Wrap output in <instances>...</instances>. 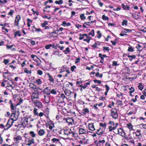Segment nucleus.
Masks as SVG:
<instances>
[{
	"label": "nucleus",
	"instance_id": "obj_9",
	"mask_svg": "<svg viewBox=\"0 0 146 146\" xmlns=\"http://www.w3.org/2000/svg\"><path fill=\"white\" fill-rule=\"evenodd\" d=\"M21 17L19 15H17L15 18L14 21V25L19 27V22Z\"/></svg>",
	"mask_w": 146,
	"mask_h": 146
},
{
	"label": "nucleus",
	"instance_id": "obj_24",
	"mask_svg": "<svg viewBox=\"0 0 146 146\" xmlns=\"http://www.w3.org/2000/svg\"><path fill=\"white\" fill-rule=\"evenodd\" d=\"M45 133L44 130L43 129H41L38 131V134L40 136H43L45 134Z\"/></svg>",
	"mask_w": 146,
	"mask_h": 146
},
{
	"label": "nucleus",
	"instance_id": "obj_17",
	"mask_svg": "<svg viewBox=\"0 0 146 146\" xmlns=\"http://www.w3.org/2000/svg\"><path fill=\"white\" fill-rule=\"evenodd\" d=\"M135 146H146V143L140 141L136 142Z\"/></svg>",
	"mask_w": 146,
	"mask_h": 146
},
{
	"label": "nucleus",
	"instance_id": "obj_34",
	"mask_svg": "<svg viewBox=\"0 0 146 146\" xmlns=\"http://www.w3.org/2000/svg\"><path fill=\"white\" fill-rule=\"evenodd\" d=\"M124 30L123 32L125 33H130L132 31H133V29H127L124 28L123 29Z\"/></svg>",
	"mask_w": 146,
	"mask_h": 146
},
{
	"label": "nucleus",
	"instance_id": "obj_40",
	"mask_svg": "<svg viewBox=\"0 0 146 146\" xmlns=\"http://www.w3.org/2000/svg\"><path fill=\"white\" fill-rule=\"evenodd\" d=\"M36 83L38 85H40L42 84V82L40 79H38L36 80Z\"/></svg>",
	"mask_w": 146,
	"mask_h": 146
},
{
	"label": "nucleus",
	"instance_id": "obj_43",
	"mask_svg": "<svg viewBox=\"0 0 146 146\" xmlns=\"http://www.w3.org/2000/svg\"><path fill=\"white\" fill-rule=\"evenodd\" d=\"M127 50L129 52H133L134 51V49L132 46L130 45L128 47Z\"/></svg>",
	"mask_w": 146,
	"mask_h": 146
},
{
	"label": "nucleus",
	"instance_id": "obj_7",
	"mask_svg": "<svg viewBox=\"0 0 146 146\" xmlns=\"http://www.w3.org/2000/svg\"><path fill=\"white\" fill-rule=\"evenodd\" d=\"M30 138L28 137H25V143L26 145L28 146H30L32 144L34 143V140L33 138H31L30 137Z\"/></svg>",
	"mask_w": 146,
	"mask_h": 146
},
{
	"label": "nucleus",
	"instance_id": "obj_13",
	"mask_svg": "<svg viewBox=\"0 0 146 146\" xmlns=\"http://www.w3.org/2000/svg\"><path fill=\"white\" fill-rule=\"evenodd\" d=\"M6 82L7 83V84L9 85V86H7L6 87L7 88V87H11L12 88H13V83L11 80L10 79H8L7 80H6Z\"/></svg>",
	"mask_w": 146,
	"mask_h": 146
},
{
	"label": "nucleus",
	"instance_id": "obj_61",
	"mask_svg": "<svg viewBox=\"0 0 146 146\" xmlns=\"http://www.w3.org/2000/svg\"><path fill=\"white\" fill-rule=\"evenodd\" d=\"M64 93L65 94L68 96H69L70 94V93H72L70 92V91H68V90H65L64 91Z\"/></svg>",
	"mask_w": 146,
	"mask_h": 146
},
{
	"label": "nucleus",
	"instance_id": "obj_22",
	"mask_svg": "<svg viewBox=\"0 0 146 146\" xmlns=\"http://www.w3.org/2000/svg\"><path fill=\"white\" fill-rule=\"evenodd\" d=\"M67 74H62V73H60L59 72L58 74L57 75V77H58L59 78H61L62 77H67L68 76H67Z\"/></svg>",
	"mask_w": 146,
	"mask_h": 146
},
{
	"label": "nucleus",
	"instance_id": "obj_8",
	"mask_svg": "<svg viewBox=\"0 0 146 146\" xmlns=\"http://www.w3.org/2000/svg\"><path fill=\"white\" fill-rule=\"evenodd\" d=\"M39 95L38 92L33 93L31 96L32 101L34 102L36 101L35 100V99H38L39 98Z\"/></svg>",
	"mask_w": 146,
	"mask_h": 146
},
{
	"label": "nucleus",
	"instance_id": "obj_58",
	"mask_svg": "<svg viewBox=\"0 0 146 146\" xmlns=\"http://www.w3.org/2000/svg\"><path fill=\"white\" fill-rule=\"evenodd\" d=\"M118 64H117V62L113 61L112 62V66H118Z\"/></svg>",
	"mask_w": 146,
	"mask_h": 146
},
{
	"label": "nucleus",
	"instance_id": "obj_29",
	"mask_svg": "<svg viewBox=\"0 0 146 146\" xmlns=\"http://www.w3.org/2000/svg\"><path fill=\"white\" fill-rule=\"evenodd\" d=\"M131 15L136 20H137L139 18V15H137L136 14L132 13Z\"/></svg>",
	"mask_w": 146,
	"mask_h": 146
},
{
	"label": "nucleus",
	"instance_id": "obj_35",
	"mask_svg": "<svg viewBox=\"0 0 146 146\" xmlns=\"http://www.w3.org/2000/svg\"><path fill=\"white\" fill-rule=\"evenodd\" d=\"M63 52L65 54L69 53L70 52L69 48L68 47H67L65 50L63 51Z\"/></svg>",
	"mask_w": 146,
	"mask_h": 146
},
{
	"label": "nucleus",
	"instance_id": "obj_39",
	"mask_svg": "<svg viewBox=\"0 0 146 146\" xmlns=\"http://www.w3.org/2000/svg\"><path fill=\"white\" fill-rule=\"evenodd\" d=\"M51 141L54 143H56L59 141V140L58 139L53 138L52 139Z\"/></svg>",
	"mask_w": 146,
	"mask_h": 146
},
{
	"label": "nucleus",
	"instance_id": "obj_50",
	"mask_svg": "<svg viewBox=\"0 0 146 146\" xmlns=\"http://www.w3.org/2000/svg\"><path fill=\"white\" fill-rule=\"evenodd\" d=\"M29 133L31 135V136L33 137H34L36 136V134L33 131H30Z\"/></svg>",
	"mask_w": 146,
	"mask_h": 146
},
{
	"label": "nucleus",
	"instance_id": "obj_4",
	"mask_svg": "<svg viewBox=\"0 0 146 146\" xmlns=\"http://www.w3.org/2000/svg\"><path fill=\"white\" fill-rule=\"evenodd\" d=\"M59 70L60 73H62L64 74H67V76H68V74H70V72L66 66H63L59 67Z\"/></svg>",
	"mask_w": 146,
	"mask_h": 146
},
{
	"label": "nucleus",
	"instance_id": "obj_19",
	"mask_svg": "<svg viewBox=\"0 0 146 146\" xmlns=\"http://www.w3.org/2000/svg\"><path fill=\"white\" fill-rule=\"evenodd\" d=\"M66 122L69 125H72L74 123V120L71 118H68L66 119Z\"/></svg>",
	"mask_w": 146,
	"mask_h": 146
},
{
	"label": "nucleus",
	"instance_id": "obj_25",
	"mask_svg": "<svg viewBox=\"0 0 146 146\" xmlns=\"http://www.w3.org/2000/svg\"><path fill=\"white\" fill-rule=\"evenodd\" d=\"M127 127L129 129L130 131H132L133 129V126L131 123H129L126 124Z\"/></svg>",
	"mask_w": 146,
	"mask_h": 146
},
{
	"label": "nucleus",
	"instance_id": "obj_60",
	"mask_svg": "<svg viewBox=\"0 0 146 146\" xmlns=\"http://www.w3.org/2000/svg\"><path fill=\"white\" fill-rule=\"evenodd\" d=\"M52 44H48L46 45L45 47V48L46 49H50V48L51 47Z\"/></svg>",
	"mask_w": 146,
	"mask_h": 146
},
{
	"label": "nucleus",
	"instance_id": "obj_48",
	"mask_svg": "<svg viewBox=\"0 0 146 146\" xmlns=\"http://www.w3.org/2000/svg\"><path fill=\"white\" fill-rule=\"evenodd\" d=\"M63 1L62 0H60L59 1H56L55 2V3L56 4H58V5L62 4L63 3Z\"/></svg>",
	"mask_w": 146,
	"mask_h": 146
},
{
	"label": "nucleus",
	"instance_id": "obj_23",
	"mask_svg": "<svg viewBox=\"0 0 146 146\" xmlns=\"http://www.w3.org/2000/svg\"><path fill=\"white\" fill-rule=\"evenodd\" d=\"M61 25L64 27H68L70 26L71 25V24L70 23H67L66 21H64L62 22Z\"/></svg>",
	"mask_w": 146,
	"mask_h": 146
},
{
	"label": "nucleus",
	"instance_id": "obj_49",
	"mask_svg": "<svg viewBox=\"0 0 146 146\" xmlns=\"http://www.w3.org/2000/svg\"><path fill=\"white\" fill-rule=\"evenodd\" d=\"M37 109L35 108L33 111V113L35 115H38V112L37 111Z\"/></svg>",
	"mask_w": 146,
	"mask_h": 146
},
{
	"label": "nucleus",
	"instance_id": "obj_51",
	"mask_svg": "<svg viewBox=\"0 0 146 146\" xmlns=\"http://www.w3.org/2000/svg\"><path fill=\"white\" fill-rule=\"evenodd\" d=\"M36 86L34 84L32 83H31L29 84V86L31 88L33 89L35 87H36Z\"/></svg>",
	"mask_w": 146,
	"mask_h": 146
},
{
	"label": "nucleus",
	"instance_id": "obj_5",
	"mask_svg": "<svg viewBox=\"0 0 146 146\" xmlns=\"http://www.w3.org/2000/svg\"><path fill=\"white\" fill-rule=\"evenodd\" d=\"M117 111V110L116 108H112L111 110V116L113 118L116 119L118 118V115Z\"/></svg>",
	"mask_w": 146,
	"mask_h": 146
},
{
	"label": "nucleus",
	"instance_id": "obj_21",
	"mask_svg": "<svg viewBox=\"0 0 146 146\" xmlns=\"http://www.w3.org/2000/svg\"><path fill=\"white\" fill-rule=\"evenodd\" d=\"M44 100L45 102L46 103H48L50 101V98L48 95L44 96Z\"/></svg>",
	"mask_w": 146,
	"mask_h": 146
},
{
	"label": "nucleus",
	"instance_id": "obj_32",
	"mask_svg": "<svg viewBox=\"0 0 146 146\" xmlns=\"http://www.w3.org/2000/svg\"><path fill=\"white\" fill-rule=\"evenodd\" d=\"M47 75L48 76V77L49 78V81L50 82H54V79H53L52 77L50 75V74L49 73H47Z\"/></svg>",
	"mask_w": 146,
	"mask_h": 146
},
{
	"label": "nucleus",
	"instance_id": "obj_14",
	"mask_svg": "<svg viewBox=\"0 0 146 146\" xmlns=\"http://www.w3.org/2000/svg\"><path fill=\"white\" fill-rule=\"evenodd\" d=\"M51 88L50 87H47L44 89V92L47 95H50V94Z\"/></svg>",
	"mask_w": 146,
	"mask_h": 146
},
{
	"label": "nucleus",
	"instance_id": "obj_10",
	"mask_svg": "<svg viewBox=\"0 0 146 146\" xmlns=\"http://www.w3.org/2000/svg\"><path fill=\"white\" fill-rule=\"evenodd\" d=\"M104 89H103V91L105 90L106 91L104 93L103 91H102L101 92L102 94H104V95L105 96H106L107 95L108 92L109 91L110 88L109 86L107 85L106 84L105 85V86L103 87Z\"/></svg>",
	"mask_w": 146,
	"mask_h": 146
},
{
	"label": "nucleus",
	"instance_id": "obj_62",
	"mask_svg": "<svg viewBox=\"0 0 146 146\" xmlns=\"http://www.w3.org/2000/svg\"><path fill=\"white\" fill-rule=\"evenodd\" d=\"M100 103L98 104H95L94 105V107L95 108V109H97L98 108V107H100Z\"/></svg>",
	"mask_w": 146,
	"mask_h": 146
},
{
	"label": "nucleus",
	"instance_id": "obj_15",
	"mask_svg": "<svg viewBox=\"0 0 146 146\" xmlns=\"http://www.w3.org/2000/svg\"><path fill=\"white\" fill-rule=\"evenodd\" d=\"M35 104V106L38 108H41L42 106V103L38 100L33 102Z\"/></svg>",
	"mask_w": 146,
	"mask_h": 146
},
{
	"label": "nucleus",
	"instance_id": "obj_3",
	"mask_svg": "<svg viewBox=\"0 0 146 146\" xmlns=\"http://www.w3.org/2000/svg\"><path fill=\"white\" fill-rule=\"evenodd\" d=\"M113 132L115 134L119 135L122 137H125L127 136L125 131L121 128H118L117 130L115 129Z\"/></svg>",
	"mask_w": 146,
	"mask_h": 146
},
{
	"label": "nucleus",
	"instance_id": "obj_38",
	"mask_svg": "<svg viewBox=\"0 0 146 146\" xmlns=\"http://www.w3.org/2000/svg\"><path fill=\"white\" fill-rule=\"evenodd\" d=\"M94 22V21L89 22H84V24H85L87 26H90L91 25L92 23H93Z\"/></svg>",
	"mask_w": 146,
	"mask_h": 146
},
{
	"label": "nucleus",
	"instance_id": "obj_53",
	"mask_svg": "<svg viewBox=\"0 0 146 146\" xmlns=\"http://www.w3.org/2000/svg\"><path fill=\"white\" fill-rule=\"evenodd\" d=\"M24 72L25 73L28 74L29 73L31 74V70H28L27 68H25L24 70Z\"/></svg>",
	"mask_w": 146,
	"mask_h": 146
},
{
	"label": "nucleus",
	"instance_id": "obj_64",
	"mask_svg": "<svg viewBox=\"0 0 146 146\" xmlns=\"http://www.w3.org/2000/svg\"><path fill=\"white\" fill-rule=\"evenodd\" d=\"M53 54H54L55 55L57 56L58 57H60L61 55L59 54V52L57 51L54 52L53 53Z\"/></svg>",
	"mask_w": 146,
	"mask_h": 146
},
{
	"label": "nucleus",
	"instance_id": "obj_6",
	"mask_svg": "<svg viewBox=\"0 0 146 146\" xmlns=\"http://www.w3.org/2000/svg\"><path fill=\"white\" fill-rule=\"evenodd\" d=\"M17 120V119L15 118H11L9 119L7 122V124L6 125V127H7L6 129H5V130L8 129L10 128L13 125L14 122Z\"/></svg>",
	"mask_w": 146,
	"mask_h": 146
},
{
	"label": "nucleus",
	"instance_id": "obj_2",
	"mask_svg": "<svg viewBox=\"0 0 146 146\" xmlns=\"http://www.w3.org/2000/svg\"><path fill=\"white\" fill-rule=\"evenodd\" d=\"M74 129L73 127H71L70 129H66L64 130V134L65 135L68 136L72 134V137H76V133L72 131Z\"/></svg>",
	"mask_w": 146,
	"mask_h": 146
},
{
	"label": "nucleus",
	"instance_id": "obj_33",
	"mask_svg": "<svg viewBox=\"0 0 146 146\" xmlns=\"http://www.w3.org/2000/svg\"><path fill=\"white\" fill-rule=\"evenodd\" d=\"M17 35L19 36H21V32L20 31H17L15 33L14 36L15 37H16Z\"/></svg>",
	"mask_w": 146,
	"mask_h": 146
},
{
	"label": "nucleus",
	"instance_id": "obj_31",
	"mask_svg": "<svg viewBox=\"0 0 146 146\" xmlns=\"http://www.w3.org/2000/svg\"><path fill=\"white\" fill-rule=\"evenodd\" d=\"M102 50L104 52L107 51V52H109V51L110 50V49L109 47L108 46H103L102 48Z\"/></svg>",
	"mask_w": 146,
	"mask_h": 146
},
{
	"label": "nucleus",
	"instance_id": "obj_56",
	"mask_svg": "<svg viewBox=\"0 0 146 146\" xmlns=\"http://www.w3.org/2000/svg\"><path fill=\"white\" fill-rule=\"evenodd\" d=\"M48 23L47 21H45L44 22L41 24V26L42 27H44L46 25H48Z\"/></svg>",
	"mask_w": 146,
	"mask_h": 146
},
{
	"label": "nucleus",
	"instance_id": "obj_18",
	"mask_svg": "<svg viewBox=\"0 0 146 146\" xmlns=\"http://www.w3.org/2000/svg\"><path fill=\"white\" fill-rule=\"evenodd\" d=\"M79 131L80 134H86L88 132L87 130L83 128L80 129Z\"/></svg>",
	"mask_w": 146,
	"mask_h": 146
},
{
	"label": "nucleus",
	"instance_id": "obj_27",
	"mask_svg": "<svg viewBox=\"0 0 146 146\" xmlns=\"http://www.w3.org/2000/svg\"><path fill=\"white\" fill-rule=\"evenodd\" d=\"M135 48L136 49L137 51H141L143 49L142 46L139 44H137Z\"/></svg>",
	"mask_w": 146,
	"mask_h": 146
},
{
	"label": "nucleus",
	"instance_id": "obj_54",
	"mask_svg": "<svg viewBox=\"0 0 146 146\" xmlns=\"http://www.w3.org/2000/svg\"><path fill=\"white\" fill-rule=\"evenodd\" d=\"M53 132L56 133L57 135H59L61 133L60 131V132L58 131L57 129H53Z\"/></svg>",
	"mask_w": 146,
	"mask_h": 146
},
{
	"label": "nucleus",
	"instance_id": "obj_63",
	"mask_svg": "<svg viewBox=\"0 0 146 146\" xmlns=\"http://www.w3.org/2000/svg\"><path fill=\"white\" fill-rule=\"evenodd\" d=\"M136 56L135 55H131V57L130 58H129V60L130 61H131L133 60V59H135L136 58Z\"/></svg>",
	"mask_w": 146,
	"mask_h": 146
},
{
	"label": "nucleus",
	"instance_id": "obj_37",
	"mask_svg": "<svg viewBox=\"0 0 146 146\" xmlns=\"http://www.w3.org/2000/svg\"><path fill=\"white\" fill-rule=\"evenodd\" d=\"M128 21L126 20H123L121 23V24L122 26L124 25L126 26L128 25Z\"/></svg>",
	"mask_w": 146,
	"mask_h": 146
},
{
	"label": "nucleus",
	"instance_id": "obj_26",
	"mask_svg": "<svg viewBox=\"0 0 146 146\" xmlns=\"http://www.w3.org/2000/svg\"><path fill=\"white\" fill-rule=\"evenodd\" d=\"M121 6L124 10H129V9L130 7L127 5H125L123 3H122Z\"/></svg>",
	"mask_w": 146,
	"mask_h": 146
},
{
	"label": "nucleus",
	"instance_id": "obj_11",
	"mask_svg": "<svg viewBox=\"0 0 146 146\" xmlns=\"http://www.w3.org/2000/svg\"><path fill=\"white\" fill-rule=\"evenodd\" d=\"M22 139V137L20 135H19L15 137H14L13 138L14 141L16 144L19 143L20 141Z\"/></svg>",
	"mask_w": 146,
	"mask_h": 146
},
{
	"label": "nucleus",
	"instance_id": "obj_42",
	"mask_svg": "<svg viewBox=\"0 0 146 146\" xmlns=\"http://www.w3.org/2000/svg\"><path fill=\"white\" fill-rule=\"evenodd\" d=\"M80 17L81 19L82 20H84L86 19V17L85 16L84 14H82L80 15Z\"/></svg>",
	"mask_w": 146,
	"mask_h": 146
},
{
	"label": "nucleus",
	"instance_id": "obj_30",
	"mask_svg": "<svg viewBox=\"0 0 146 146\" xmlns=\"http://www.w3.org/2000/svg\"><path fill=\"white\" fill-rule=\"evenodd\" d=\"M142 84V83L140 82L139 83V85L137 86L138 89L141 91H142L144 88V86Z\"/></svg>",
	"mask_w": 146,
	"mask_h": 146
},
{
	"label": "nucleus",
	"instance_id": "obj_55",
	"mask_svg": "<svg viewBox=\"0 0 146 146\" xmlns=\"http://www.w3.org/2000/svg\"><path fill=\"white\" fill-rule=\"evenodd\" d=\"M15 112H13V113H12V114L11 115V118H16L17 119V120L18 118H17V117L15 116Z\"/></svg>",
	"mask_w": 146,
	"mask_h": 146
},
{
	"label": "nucleus",
	"instance_id": "obj_52",
	"mask_svg": "<svg viewBox=\"0 0 146 146\" xmlns=\"http://www.w3.org/2000/svg\"><path fill=\"white\" fill-rule=\"evenodd\" d=\"M14 13V11L13 10L11 9L10 11L8 13V15H9L12 16L13 13Z\"/></svg>",
	"mask_w": 146,
	"mask_h": 146
},
{
	"label": "nucleus",
	"instance_id": "obj_57",
	"mask_svg": "<svg viewBox=\"0 0 146 146\" xmlns=\"http://www.w3.org/2000/svg\"><path fill=\"white\" fill-rule=\"evenodd\" d=\"M7 1L6 0H4L3 1H2L0 0V5H3L7 3Z\"/></svg>",
	"mask_w": 146,
	"mask_h": 146
},
{
	"label": "nucleus",
	"instance_id": "obj_16",
	"mask_svg": "<svg viewBox=\"0 0 146 146\" xmlns=\"http://www.w3.org/2000/svg\"><path fill=\"white\" fill-rule=\"evenodd\" d=\"M28 116H25L24 118V119L22 123V125L24 126H26L28 124Z\"/></svg>",
	"mask_w": 146,
	"mask_h": 146
},
{
	"label": "nucleus",
	"instance_id": "obj_36",
	"mask_svg": "<svg viewBox=\"0 0 146 146\" xmlns=\"http://www.w3.org/2000/svg\"><path fill=\"white\" fill-rule=\"evenodd\" d=\"M107 56L106 54L102 55L101 54V63H103L104 61V58H106Z\"/></svg>",
	"mask_w": 146,
	"mask_h": 146
},
{
	"label": "nucleus",
	"instance_id": "obj_59",
	"mask_svg": "<svg viewBox=\"0 0 146 146\" xmlns=\"http://www.w3.org/2000/svg\"><path fill=\"white\" fill-rule=\"evenodd\" d=\"M37 73L38 75L41 76L43 72L42 70H38L37 71Z\"/></svg>",
	"mask_w": 146,
	"mask_h": 146
},
{
	"label": "nucleus",
	"instance_id": "obj_41",
	"mask_svg": "<svg viewBox=\"0 0 146 146\" xmlns=\"http://www.w3.org/2000/svg\"><path fill=\"white\" fill-rule=\"evenodd\" d=\"M100 45V44L99 43H95L94 44L92 45V46L94 48H98Z\"/></svg>",
	"mask_w": 146,
	"mask_h": 146
},
{
	"label": "nucleus",
	"instance_id": "obj_28",
	"mask_svg": "<svg viewBox=\"0 0 146 146\" xmlns=\"http://www.w3.org/2000/svg\"><path fill=\"white\" fill-rule=\"evenodd\" d=\"M88 128L89 129L92 131H94L95 130L94 125L92 123L89 124L88 125Z\"/></svg>",
	"mask_w": 146,
	"mask_h": 146
},
{
	"label": "nucleus",
	"instance_id": "obj_45",
	"mask_svg": "<svg viewBox=\"0 0 146 146\" xmlns=\"http://www.w3.org/2000/svg\"><path fill=\"white\" fill-rule=\"evenodd\" d=\"M102 19L104 20L108 21L109 19V17L105 16V15H103L102 16Z\"/></svg>",
	"mask_w": 146,
	"mask_h": 146
},
{
	"label": "nucleus",
	"instance_id": "obj_12",
	"mask_svg": "<svg viewBox=\"0 0 146 146\" xmlns=\"http://www.w3.org/2000/svg\"><path fill=\"white\" fill-rule=\"evenodd\" d=\"M135 134V135L137 137L138 139H141L142 136L141 134V130L140 129H137L135 132L133 133Z\"/></svg>",
	"mask_w": 146,
	"mask_h": 146
},
{
	"label": "nucleus",
	"instance_id": "obj_44",
	"mask_svg": "<svg viewBox=\"0 0 146 146\" xmlns=\"http://www.w3.org/2000/svg\"><path fill=\"white\" fill-rule=\"evenodd\" d=\"M88 35L89 36L91 35L92 36H93L94 35V31L93 29H92L90 32L88 33Z\"/></svg>",
	"mask_w": 146,
	"mask_h": 146
},
{
	"label": "nucleus",
	"instance_id": "obj_1",
	"mask_svg": "<svg viewBox=\"0 0 146 146\" xmlns=\"http://www.w3.org/2000/svg\"><path fill=\"white\" fill-rule=\"evenodd\" d=\"M108 124L109 125L108 129L110 132H111L113 130H115L119 125L118 123H115L113 121H110Z\"/></svg>",
	"mask_w": 146,
	"mask_h": 146
},
{
	"label": "nucleus",
	"instance_id": "obj_47",
	"mask_svg": "<svg viewBox=\"0 0 146 146\" xmlns=\"http://www.w3.org/2000/svg\"><path fill=\"white\" fill-rule=\"evenodd\" d=\"M116 104L118 106L120 105L121 106H123L122 102L121 100H119L117 101Z\"/></svg>",
	"mask_w": 146,
	"mask_h": 146
},
{
	"label": "nucleus",
	"instance_id": "obj_46",
	"mask_svg": "<svg viewBox=\"0 0 146 146\" xmlns=\"http://www.w3.org/2000/svg\"><path fill=\"white\" fill-rule=\"evenodd\" d=\"M50 93L55 95L57 94L56 89H53L50 90Z\"/></svg>",
	"mask_w": 146,
	"mask_h": 146
},
{
	"label": "nucleus",
	"instance_id": "obj_20",
	"mask_svg": "<svg viewBox=\"0 0 146 146\" xmlns=\"http://www.w3.org/2000/svg\"><path fill=\"white\" fill-rule=\"evenodd\" d=\"M80 37L79 38V39L80 40H82L84 39L85 37L86 38H88V35L86 34H79Z\"/></svg>",
	"mask_w": 146,
	"mask_h": 146
}]
</instances>
